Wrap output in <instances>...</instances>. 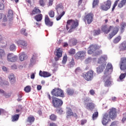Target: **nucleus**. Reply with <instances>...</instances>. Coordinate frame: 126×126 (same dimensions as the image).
I'll return each instance as SVG.
<instances>
[{
	"mask_svg": "<svg viewBox=\"0 0 126 126\" xmlns=\"http://www.w3.org/2000/svg\"><path fill=\"white\" fill-rule=\"evenodd\" d=\"M78 26H79V21L78 20L69 19L66 22V29L69 30L68 31V33H71L72 30L76 29Z\"/></svg>",
	"mask_w": 126,
	"mask_h": 126,
	"instance_id": "obj_1",
	"label": "nucleus"
},
{
	"mask_svg": "<svg viewBox=\"0 0 126 126\" xmlns=\"http://www.w3.org/2000/svg\"><path fill=\"white\" fill-rule=\"evenodd\" d=\"M53 96L55 97H64V94L63 93V91L62 89L58 88H55L53 89L51 92Z\"/></svg>",
	"mask_w": 126,
	"mask_h": 126,
	"instance_id": "obj_2",
	"label": "nucleus"
},
{
	"mask_svg": "<svg viewBox=\"0 0 126 126\" xmlns=\"http://www.w3.org/2000/svg\"><path fill=\"white\" fill-rule=\"evenodd\" d=\"M82 77L87 81H91L93 79V77H94V71L90 70L87 72L84 73Z\"/></svg>",
	"mask_w": 126,
	"mask_h": 126,
	"instance_id": "obj_3",
	"label": "nucleus"
},
{
	"mask_svg": "<svg viewBox=\"0 0 126 126\" xmlns=\"http://www.w3.org/2000/svg\"><path fill=\"white\" fill-rule=\"evenodd\" d=\"M52 105L54 108H60L63 106V100L59 98L52 96Z\"/></svg>",
	"mask_w": 126,
	"mask_h": 126,
	"instance_id": "obj_4",
	"label": "nucleus"
},
{
	"mask_svg": "<svg viewBox=\"0 0 126 126\" xmlns=\"http://www.w3.org/2000/svg\"><path fill=\"white\" fill-rule=\"evenodd\" d=\"M111 5H112V1L110 0H107L100 5V9L107 11V10L110 9Z\"/></svg>",
	"mask_w": 126,
	"mask_h": 126,
	"instance_id": "obj_5",
	"label": "nucleus"
},
{
	"mask_svg": "<svg viewBox=\"0 0 126 126\" xmlns=\"http://www.w3.org/2000/svg\"><path fill=\"white\" fill-rule=\"evenodd\" d=\"M84 19L88 24H91L94 20V15L92 13H89L84 17Z\"/></svg>",
	"mask_w": 126,
	"mask_h": 126,
	"instance_id": "obj_6",
	"label": "nucleus"
},
{
	"mask_svg": "<svg viewBox=\"0 0 126 126\" xmlns=\"http://www.w3.org/2000/svg\"><path fill=\"white\" fill-rule=\"evenodd\" d=\"M100 46L96 44H92L89 47V50L88 53L89 55H92L94 52H96L97 50H99Z\"/></svg>",
	"mask_w": 126,
	"mask_h": 126,
	"instance_id": "obj_7",
	"label": "nucleus"
},
{
	"mask_svg": "<svg viewBox=\"0 0 126 126\" xmlns=\"http://www.w3.org/2000/svg\"><path fill=\"white\" fill-rule=\"evenodd\" d=\"M113 72V65L111 63H108L106 66V68L104 71V75L108 76Z\"/></svg>",
	"mask_w": 126,
	"mask_h": 126,
	"instance_id": "obj_8",
	"label": "nucleus"
},
{
	"mask_svg": "<svg viewBox=\"0 0 126 126\" xmlns=\"http://www.w3.org/2000/svg\"><path fill=\"white\" fill-rule=\"evenodd\" d=\"M85 56H86V52L83 51H79L75 55V59H76V60H82V59H84Z\"/></svg>",
	"mask_w": 126,
	"mask_h": 126,
	"instance_id": "obj_9",
	"label": "nucleus"
},
{
	"mask_svg": "<svg viewBox=\"0 0 126 126\" xmlns=\"http://www.w3.org/2000/svg\"><path fill=\"white\" fill-rule=\"evenodd\" d=\"M120 69L121 70H125L126 72V58L123 57L121 59L120 62Z\"/></svg>",
	"mask_w": 126,
	"mask_h": 126,
	"instance_id": "obj_10",
	"label": "nucleus"
},
{
	"mask_svg": "<svg viewBox=\"0 0 126 126\" xmlns=\"http://www.w3.org/2000/svg\"><path fill=\"white\" fill-rule=\"evenodd\" d=\"M8 62H11V63H14L17 61V56L13 55L12 53H9L7 57Z\"/></svg>",
	"mask_w": 126,
	"mask_h": 126,
	"instance_id": "obj_11",
	"label": "nucleus"
},
{
	"mask_svg": "<svg viewBox=\"0 0 126 126\" xmlns=\"http://www.w3.org/2000/svg\"><path fill=\"white\" fill-rule=\"evenodd\" d=\"M85 106H86V108L87 109V110L93 111V110L95 109V103L92 101L88 103L85 102Z\"/></svg>",
	"mask_w": 126,
	"mask_h": 126,
	"instance_id": "obj_12",
	"label": "nucleus"
},
{
	"mask_svg": "<svg viewBox=\"0 0 126 126\" xmlns=\"http://www.w3.org/2000/svg\"><path fill=\"white\" fill-rule=\"evenodd\" d=\"M113 29V26H110L109 27L105 26H102L101 27V31L104 32V34H108L111 30Z\"/></svg>",
	"mask_w": 126,
	"mask_h": 126,
	"instance_id": "obj_13",
	"label": "nucleus"
},
{
	"mask_svg": "<svg viewBox=\"0 0 126 126\" xmlns=\"http://www.w3.org/2000/svg\"><path fill=\"white\" fill-rule=\"evenodd\" d=\"M119 27H115L113 29V30L112 32L109 33V39L111 40L114 36H115V35H117L118 34V32H119Z\"/></svg>",
	"mask_w": 126,
	"mask_h": 126,
	"instance_id": "obj_14",
	"label": "nucleus"
},
{
	"mask_svg": "<svg viewBox=\"0 0 126 126\" xmlns=\"http://www.w3.org/2000/svg\"><path fill=\"white\" fill-rule=\"evenodd\" d=\"M63 49L61 48H57L55 49L54 54L56 57H63Z\"/></svg>",
	"mask_w": 126,
	"mask_h": 126,
	"instance_id": "obj_15",
	"label": "nucleus"
},
{
	"mask_svg": "<svg viewBox=\"0 0 126 126\" xmlns=\"http://www.w3.org/2000/svg\"><path fill=\"white\" fill-rule=\"evenodd\" d=\"M109 115H110L112 120H114L117 117V110L114 108L110 109Z\"/></svg>",
	"mask_w": 126,
	"mask_h": 126,
	"instance_id": "obj_16",
	"label": "nucleus"
},
{
	"mask_svg": "<svg viewBox=\"0 0 126 126\" xmlns=\"http://www.w3.org/2000/svg\"><path fill=\"white\" fill-rule=\"evenodd\" d=\"M44 21L46 25L49 26V27H52V26H53V22L51 21L48 15H46L45 16Z\"/></svg>",
	"mask_w": 126,
	"mask_h": 126,
	"instance_id": "obj_17",
	"label": "nucleus"
},
{
	"mask_svg": "<svg viewBox=\"0 0 126 126\" xmlns=\"http://www.w3.org/2000/svg\"><path fill=\"white\" fill-rule=\"evenodd\" d=\"M17 44L19 47L24 49L25 47H27V42L23 40H19L17 41Z\"/></svg>",
	"mask_w": 126,
	"mask_h": 126,
	"instance_id": "obj_18",
	"label": "nucleus"
},
{
	"mask_svg": "<svg viewBox=\"0 0 126 126\" xmlns=\"http://www.w3.org/2000/svg\"><path fill=\"white\" fill-rule=\"evenodd\" d=\"M39 74L41 77H49L51 75V73L47 71H42V70L39 71Z\"/></svg>",
	"mask_w": 126,
	"mask_h": 126,
	"instance_id": "obj_19",
	"label": "nucleus"
},
{
	"mask_svg": "<svg viewBox=\"0 0 126 126\" xmlns=\"http://www.w3.org/2000/svg\"><path fill=\"white\" fill-rule=\"evenodd\" d=\"M41 13V10L38 8L37 7H34V9L32 10V11L31 13V15H35V14H39Z\"/></svg>",
	"mask_w": 126,
	"mask_h": 126,
	"instance_id": "obj_20",
	"label": "nucleus"
},
{
	"mask_svg": "<svg viewBox=\"0 0 126 126\" xmlns=\"http://www.w3.org/2000/svg\"><path fill=\"white\" fill-rule=\"evenodd\" d=\"M69 45L72 47L73 46H75L77 44V39L75 38H71L69 40Z\"/></svg>",
	"mask_w": 126,
	"mask_h": 126,
	"instance_id": "obj_21",
	"label": "nucleus"
},
{
	"mask_svg": "<svg viewBox=\"0 0 126 126\" xmlns=\"http://www.w3.org/2000/svg\"><path fill=\"white\" fill-rule=\"evenodd\" d=\"M106 61H107V56H103L98 59L97 63H98L101 64L102 63H105Z\"/></svg>",
	"mask_w": 126,
	"mask_h": 126,
	"instance_id": "obj_22",
	"label": "nucleus"
},
{
	"mask_svg": "<svg viewBox=\"0 0 126 126\" xmlns=\"http://www.w3.org/2000/svg\"><path fill=\"white\" fill-rule=\"evenodd\" d=\"M104 76L105 78H106V80L104 82V86H105V87H109L111 84V81L110 80L111 77H109L108 78H107V76L104 75Z\"/></svg>",
	"mask_w": 126,
	"mask_h": 126,
	"instance_id": "obj_23",
	"label": "nucleus"
},
{
	"mask_svg": "<svg viewBox=\"0 0 126 126\" xmlns=\"http://www.w3.org/2000/svg\"><path fill=\"white\" fill-rule=\"evenodd\" d=\"M34 19L36 21L39 22V21H42L43 19V15L42 14H39L34 16Z\"/></svg>",
	"mask_w": 126,
	"mask_h": 126,
	"instance_id": "obj_24",
	"label": "nucleus"
},
{
	"mask_svg": "<svg viewBox=\"0 0 126 126\" xmlns=\"http://www.w3.org/2000/svg\"><path fill=\"white\" fill-rule=\"evenodd\" d=\"M9 79L10 81H11V84H14L16 82L15 78L14 77V75L13 74H11L9 76Z\"/></svg>",
	"mask_w": 126,
	"mask_h": 126,
	"instance_id": "obj_25",
	"label": "nucleus"
},
{
	"mask_svg": "<svg viewBox=\"0 0 126 126\" xmlns=\"http://www.w3.org/2000/svg\"><path fill=\"white\" fill-rule=\"evenodd\" d=\"M66 93L68 95L70 96H72L74 94V90L71 88H67L66 89Z\"/></svg>",
	"mask_w": 126,
	"mask_h": 126,
	"instance_id": "obj_26",
	"label": "nucleus"
},
{
	"mask_svg": "<svg viewBox=\"0 0 126 126\" xmlns=\"http://www.w3.org/2000/svg\"><path fill=\"white\" fill-rule=\"evenodd\" d=\"M126 0H122L118 4V6L119 8H122L126 5Z\"/></svg>",
	"mask_w": 126,
	"mask_h": 126,
	"instance_id": "obj_27",
	"label": "nucleus"
},
{
	"mask_svg": "<svg viewBox=\"0 0 126 126\" xmlns=\"http://www.w3.org/2000/svg\"><path fill=\"white\" fill-rule=\"evenodd\" d=\"M104 69H105V66H104L103 65H100L97 68L96 71L97 73H101V72H103Z\"/></svg>",
	"mask_w": 126,
	"mask_h": 126,
	"instance_id": "obj_28",
	"label": "nucleus"
},
{
	"mask_svg": "<svg viewBox=\"0 0 126 126\" xmlns=\"http://www.w3.org/2000/svg\"><path fill=\"white\" fill-rule=\"evenodd\" d=\"M12 17H13V12L11 10H9L7 18L10 20L12 19Z\"/></svg>",
	"mask_w": 126,
	"mask_h": 126,
	"instance_id": "obj_29",
	"label": "nucleus"
},
{
	"mask_svg": "<svg viewBox=\"0 0 126 126\" xmlns=\"http://www.w3.org/2000/svg\"><path fill=\"white\" fill-rule=\"evenodd\" d=\"M5 58V53L4 51L2 49H0V60H3Z\"/></svg>",
	"mask_w": 126,
	"mask_h": 126,
	"instance_id": "obj_30",
	"label": "nucleus"
},
{
	"mask_svg": "<svg viewBox=\"0 0 126 126\" xmlns=\"http://www.w3.org/2000/svg\"><path fill=\"white\" fill-rule=\"evenodd\" d=\"M19 119V114H16L12 116V122H16Z\"/></svg>",
	"mask_w": 126,
	"mask_h": 126,
	"instance_id": "obj_31",
	"label": "nucleus"
},
{
	"mask_svg": "<svg viewBox=\"0 0 126 126\" xmlns=\"http://www.w3.org/2000/svg\"><path fill=\"white\" fill-rule=\"evenodd\" d=\"M55 8H56L57 11L58 12V11H59V10L60 9H62V10H63L64 7H63V5L62 3H59L56 5Z\"/></svg>",
	"mask_w": 126,
	"mask_h": 126,
	"instance_id": "obj_32",
	"label": "nucleus"
},
{
	"mask_svg": "<svg viewBox=\"0 0 126 126\" xmlns=\"http://www.w3.org/2000/svg\"><path fill=\"white\" fill-rule=\"evenodd\" d=\"M120 48L121 51H126V42H123L121 44Z\"/></svg>",
	"mask_w": 126,
	"mask_h": 126,
	"instance_id": "obj_33",
	"label": "nucleus"
},
{
	"mask_svg": "<svg viewBox=\"0 0 126 126\" xmlns=\"http://www.w3.org/2000/svg\"><path fill=\"white\" fill-rule=\"evenodd\" d=\"M103 118H104L105 120H107L108 122H111V115L108 114V113L104 114Z\"/></svg>",
	"mask_w": 126,
	"mask_h": 126,
	"instance_id": "obj_34",
	"label": "nucleus"
},
{
	"mask_svg": "<svg viewBox=\"0 0 126 126\" xmlns=\"http://www.w3.org/2000/svg\"><path fill=\"white\" fill-rule=\"evenodd\" d=\"M122 39V36H121L120 35H119L118 36H117V37H116L114 40H113V42L115 44H118V43L119 42H120L121 41V40Z\"/></svg>",
	"mask_w": 126,
	"mask_h": 126,
	"instance_id": "obj_35",
	"label": "nucleus"
},
{
	"mask_svg": "<svg viewBox=\"0 0 126 126\" xmlns=\"http://www.w3.org/2000/svg\"><path fill=\"white\" fill-rule=\"evenodd\" d=\"M98 116H99V113L98 112V111L94 112V114H93V117H92L93 121H95V120H96V119L98 118Z\"/></svg>",
	"mask_w": 126,
	"mask_h": 126,
	"instance_id": "obj_36",
	"label": "nucleus"
},
{
	"mask_svg": "<svg viewBox=\"0 0 126 126\" xmlns=\"http://www.w3.org/2000/svg\"><path fill=\"white\" fill-rule=\"evenodd\" d=\"M34 121H35L34 116H29L28 118V122L31 124L33 123Z\"/></svg>",
	"mask_w": 126,
	"mask_h": 126,
	"instance_id": "obj_37",
	"label": "nucleus"
},
{
	"mask_svg": "<svg viewBox=\"0 0 126 126\" xmlns=\"http://www.w3.org/2000/svg\"><path fill=\"white\" fill-rule=\"evenodd\" d=\"M100 34H101V30L100 29L94 31V36H98Z\"/></svg>",
	"mask_w": 126,
	"mask_h": 126,
	"instance_id": "obj_38",
	"label": "nucleus"
},
{
	"mask_svg": "<svg viewBox=\"0 0 126 126\" xmlns=\"http://www.w3.org/2000/svg\"><path fill=\"white\" fill-rule=\"evenodd\" d=\"M64 14H65V11H63L62 13L56 18V20H57V21L60 20V19L62 18V17Z\"/></svg>",
	"mask_w": 126,
	"mask_h": 126,
	"instance_id": "obj_39",
	"label": "nucleus"
},
{
	"mask_svg": "<svg viewBox=\"0 0 126 126\" xmlns=\"http://www.w3.org/2000/svg\"><path fill=\"white\" fill-rule=\"evenodd\" d=\"M119 1H120V0H116L115 1L112 9V11H114V10H115V9L116 8V6H117L118 5V3H119Z\"/></svg>",
	"mask_w": 126,
	"mask_h": 126,
	"instance_id": "obj_40",
	"label": "nucleus"
},
{
	"mask_svg": "<svg viewBox=\"0 0 126 126\" xmlns=\"http://www.w3.org/2000/svg\"><path fill=\"white\" fill-rule=\"evenodd\" d=\"M45 1H47V0H39V4L40 6H45Z\"/></svg>",
	"mask_w": 126,
	"mask_h": 126,
	"instance_id": "obj_41",
	"label": "nucleus"
},
{
	"mask_svg": "<svg viewBox=\"0 0 126 126\" xmlns=\"http://www.w3.org/2000/svg\"><path fill=\"white\" fill-rule=\"evenodd\" d=\"M66 62H67V56L65 55L63 56L62 60L63 64H65V63H66Z\"/></svg>",
	"mask_w": 126,
	"mask_h": 126,
	"instance_id": "obj_42",
	"label": "nucleus"
},
{
	"mask_svg": "<svg viewBox=\"0 0 126 126\" xmlns=\"http://www.w3.org/2000/svg\"><path fill=\"white\" fill-rule=\"evenodd\" d=\"M26 59V55L24 54H20V60L21 61V62H23L24 60Z\"/></svg>",
	"mask_w": 126,
	"mask_h": 126,
	"instance_id": "obj_43",
	"label": "nucleus"
},
{
	"mask_svg": "<svg viewBox=\"0 0 126 126\" xmlns=\"http://www.w3.org/2000/svg\"><path fill=\"white\" fill-rule=\"evenodd\" d=\"M24 91L27 93H29V92L31 91V87H30V86H27L25 88Z\"/></svg>",
	"mask_w": 126,
	"mask_h": 126,
	"instance_id": "obj_44",
	"label": "nucleus"
},
{
	"mask_svg": "<svg viewBox=\"0 0 126 126\" xmlns=\"http://www.w3.org/2000/svg\"><path fill=\"white\" fill-rule=\"evenodd\" d=\"M68 54L70 55H74L75 54V49L73 48H71L69 51H68Z\"/></svg>",
	"mask_w": 126,
	"mask_h": 126,
	"instance_id": "obj_45",
	"label": "nucleus"
},
{
	"mask_svg": "<svg viewBox=\"0 0 126 126\" xmlns=\"http://www.w3.org/2000/svg\"><path fill=\"white\" fill-rule=\"evenodd\" d=\"M48 14L50 17L53 18L55 17V11H54L53 10H51L49 12Z\"/></svg>",
	"mask_w": 126,
	"mask_h": 126,
	"instance_id": "obj_46",
	"label": "nucleus"
},
{
	"mask_svg": "<svg viewBox=\"0 0 126 126\" xmlns=\"http://www.w3.org/2000/svg\"><path fill=\"white\" fill-rule=\"evenodd\" d=\"M126 27V23L123 22L121 24V31L122 32H124L125 31V28Z\"/></svg>",
	"mask_w": 126,
	"mask_h": 126,
	"instance_id": "obj_47",
	"label": "nucleus"
},
{
	"mask_svg": "<svg viewBox=\"0 0 126 126\" xmlns=\"http://www.w3.org/2000/svg\"><path fill=\"white\" fill-rule=\"evenodd\" d=\"M109 121H108V120H107L106 119H105V118L103 117L102 124V125H103V126H106V125H107L108 123H109Z\"/></svg>",
	"mask_w": 126,
	"mask_h": 126,
	"instance_id": "obj_48",
	"label": "nucleus"
},
{
	"mask_svg": "<svg viewBox=\"0 0 126 126\" xmlns=\"http://www.w3.org/2000/svg\"><path fill=\"white\" fill-rule=\"evenodd\" d=\"M50 119L51 121H56L57 120V116L55 114H51L50 116Z\"/></svg>",
	"mask_w": 126,
	"mask_h": 126,
	"instance_id": "obj_49",
	"label": "nucleus"
},
{
	"mask_svg": "<svg viewBox=\"0 0 126 126\" xmlns=\"http://www.w3.org/2000/svg\"><path fill=\"white\" fill-rule=\"evenodd\" d=\"M26 32V29L24 28H23L21 31V34H22L23 35H24L25 36H27L28 34H27V33Z\"/></svg>",
	"mask_w": 126,
	"mask_h": 126,
	"instance_id": "obj_50",
	"label": "nucleus"
},
{
	"mask_svg": "<svg viewBox=\"0 0 126 126\" xmlns=\"http://www.w3.org/2000/svg\"><path fill=\"white\" fill-rule=\"evenodd\" d=\"M84 105H85V103H88V102H92L91 98L90 97H86L84 100Z\"/></svg>",
	"mask_w": 126,
	"mask_h": 126,
	"instance_id": "obj_51",
	"label": "nucleus"
},
{
	"mask_svg": "<svg viewBox=\"0 0 126 126\" xmlns=\"http://www.w3.org/2000/svg\"><path fill=\"white\" fill-rule=\"evenodd\" d=\"M37 57H38V56H37L36 53H33L32 57L31 60V62H32L34 60H36V59H37Z\"/></svg>",
	"mask_w": 126,
	"mask_h": 126,
	"instance_id": "obj_52",
	"label": "nucleus"
},
{
	"mask_svg": "<svg viewBox=\"0 0 126 126\" xmlns=\"http://www.w3.org/2000/svg\"><path fill=\"white\" fill-rule=\"evenodd\" d=\"M99 3V0H94L93 3V7H95L96 5H97Z\"/></svg>",
	"mask_w": 126,
	"mask_h": 126,
	"instance_id": "obj_53",
	"label": "nucleus"
},
{
	"mask_svg": "<svg viewBox=\"0 0 126 126\" xmlns=\"http://www.w3.org/2000/svg\"><path fill=\"white\" fill-rule=\"evenodd\" d=\"M16 49V46L14 44H12L10 46V51H15Z\"/></svg>",
	"mask_w": 126,
	"mask_h": 126,
	"instance_id": "obj_54",
	"label": "nucleus"
},
{
	"mask_svg": "<svg viewBox=\"0 0 126 126\" xmlns=\"http://www.w3.org/2000/svg\"><path fill=\"white\" fill-rule=\"evenodd\" d=\"M126 76V73H122L120 76V80H122V79H124V78H125Z\"/></svg>",
	"mask_w": 126,
	"mask_h": 126,
	"instance_id": "obj_55",
	"label": "nucleus"
},
{
	"mask_svg": "<svg viewBox=\"0 0 126 126\" xmlns=\"http://www.w3.org/2000/svg\"><path fill=\"white\" fill-rule=\"evenodd\" d=\"M56 112H57V113L58 114H59L60 115H62V114H63V109H62V108H59L56 109Z\"/></svg>",
	"mask_w": 126,
	"mask_h": 126,
	"instance_id": "obj_56",
	"label": "nucleus"
},
{
	"mask_svg": "<svg viewBox=\"0 0 126 126\" xmlns=\"http://www.w3.org/2000/svg\"><path fill=\"white\" fill-rule=\"evenodd\" d=\"M91 62H92V59L91 58H88L85 60L86 63H91Z\"/></svg>",
	"mask_w": 126,
	"mask_h": 126,
	"instance_id": "obj_57",
	"label": "nucleus"
},
{
	"mask_svg": "<svg viewBox=\"0 0 126 126\" xmlns=\"http://www.w3.org/2000/svg\"><path fill=\"white\" fill-rule=\"evenodd\" d=\"M67 116H73V112H71V109H70L67 112Z\"/></svg>",
	"mask_w": 126,
	"mask_h": 126,
	"instance_id": "obj_58",
	"label": "nucleus"
},
{
	"mask_svg": "<svg viewBox=\"0 0 126 126\" xmlns=\"http://www.w3.org/2000/svg\"><path fill=\"white\" fill-rule=\"evenodd\" d=\"M4 9V4L3 3H0V10H3Z\"/></svg>",
	"mask_w": 126,
	"mask_h": 126,
	"instance_id": "obj_59",
	"label": "nucleus"
},
{
	"mask_svg": "<svg viewBox=\"0 0 126 126\" xmlns=\"http://www.w3.org/2000/svg\"><path fill=\"white\" fill-rule=\"evenodd\" d=\"M54 2V0H49L48 3V6H52L53 5V3Z\"/></svg>",
	"mask_w": 126,
	"mask_h": 126,
	"instance_id": "obj_60",
	"label": "nucleus"
},
{
	"mask_svg": "<svg viewBox=\"0 0 126 126\" xmlns=\"http://www.w3.org/2000/svg\"><path fill=\"white\" fill-rule=\"evenodd\" d=\"M90 94H91V95H94L95 94V91H94V90H91L90 91Z\"/></svg>",
	"mask_w": 126,
	"mask_h": 126,
	"instance_id": "obj_61",
	"label": "nucleus"
},
{
	"mask_svg": "<svg viewBox=\"0 0 126 126\" xmlns=\"http://www.w3.org/2000/svg\"><path fill=\"white\" fill-rule=\"evenodd\" d=\"M76 73H78V72H80V71H81V69H80V67H77L75 70Z\"/></svg>",
	"mask_w": 126,
	"mask_h": 126,
	"instance_id": "obj_62",
	"label": "nucleus"
},
{
	"mask_svg": "<svg viewBox=\"0 0 126 126\" xmlns=\"http://www.w3.org/2000/svg\"><path fill=\"white\" fill-rule=\"evenodd\" d=\"M110 126H117V122H112Z\"/></svg>",
	"mask_w": 126,
	"mask_h": 126,
	"instance_id": "obj_63",
	"label": "nucleus"
},
{
	"mask_svg": "<svg viewBox=\"0 0 126 126\" xmlns=\"http://www.w3.org/2000/svg\"><path fill=\"white\" fill-rule=\"evenodd\" d=\"M49 126H58V125H57L55 123H50Z\"/></svg>",
	"mask_w": 126,
	"mask_h": 126,
	"instance_id": "obj_64",
	"label": "nucleus"
}]
</instances>
